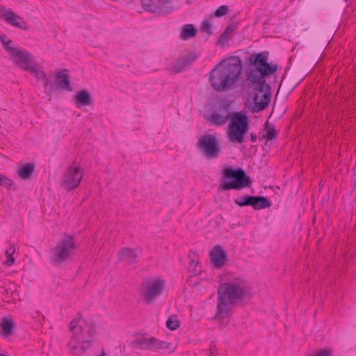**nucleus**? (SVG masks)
I'll return each instance as SVG.
<instances>
[{
	"label": "nucleus",
	"mask_w": 356,
	"mask_h": 356,
	"mask_svg": "<svg viewBox=\"0 0 356 356\" xmlns=\"http://www.w3.org/2000/svg\"><path fill=\"white\" fill-rule=\"evenodd\" d=\"M200 31L207 33L209 36L212 34V26L209 19H204L202 21L200 26Z\"/></svg>",
	"instance_id": "72a5a7b5"
},
{
	"label": "nucleus",
	"mask_w": 356,
	"mask_h": 356,
	"mask_svg": "<svg viewBox=\"0 0 356 356\" xmlns=\"http://www.w3.org/2000/svg\"><path fill=\"white\" fill-rule=\"evenodd\" d=\"M0 40L3 46L8 44V43H13V40L9 39L6 35H0Z\"/></svg>",
	"instance_id": "a19ab883"
},
{
	"label": "nucleus",
	"mask_w": 356,
	"mask_h": 356,
	"mask_svg": "<svg viewBox=\"0 0 356 356\" xmlns=\"http://www.w3.org/2000/svg\"><path fill=\"white\" fill-rule=\"evenodd\" d=\"M0 356H6V355L3 353H0Z\"/></svg>",
	"instance_id": "49530a36"
},
{
	"label": "nucleus",
	"mask_w": 356,
	"mask_h": 356,
	"mask_svg": "<svg viewBox=\"0 0 356 356\" xmlns=\"http://www.w3.org/2000/svg\"><path fill=\"white\" fill-rule=\"evenodd\" d=\"M232 31V29L230 26H227L225 31L223 32V33L220 36V38L222 39V38H225L226 39L227 38V35L228 34H229Z\"/></svg>",
	"instance_id": "79ce46f5"
},
{
	"label": "nucleus",
	"mask_w": 356,
	"mask_h": 356,
	"mask_svg": "<svg viewBox=\"0 0 356 356\" xmlns=\"http://www.w3.org/2000/svg\"><path fill=\"white\" fill-rule=\"evenodd\" d=\"M15 249L14 245H10V248L6 251L7 260L3 263L6 266H11L15 262V259L13 254L15 253Z\"/></svg>",
	"instance_id": "473e14b6"
},
{
	"label": "nucleus",
	"mask_w": 356,
	"mask_h": 356,
	"mask_svg": "<svg viewBox=\"0 0 356 356\" xmlns=\"http://www.w3.org/2000/svg\"><path fill=\"white\" fill-rule=\"evenodd\" d=\"M74 102L79 108L83 106H91L93 103L90 92L86 90H81L77 92L74 96Z\"/></svg>",
	"instance_id": "6ab92c4d"
},
{
	"label": "nucleus",
	"mask_w": 356,
	"mask_h": 356,
	"mask_svg": "<svg viewBox=\"0 0 356 356\" xmlns=\"http://www.w3.org/2000/svg\"><path fill=\"white\" fill-rule=\"evenodd\" d=\"M173 0H140L142 7L147 12L169 13L175 10L171 5Z\"/></svg>",
	"instance_id": "1a4fd4ad"
},
{
	"label": "nucleus",
	"mask_w": 356,
	"mask_h": 356,
	"mask_svg": "<svg viewBox=\"0 0 356 356\" xmlns=\"http://www.w3.org/2000/svg\"><path fill=\"white\" fill-rule=\"evenodd\" d=\"M197 33V30L193 24H187L181 27L180 38L184 40L193 38Z\"/></svg>",
	"instance_id": "393cba45"
},
{
	"label": "nucleus",
	"mask_w": 356,
	"mask_h": 356,
	"mask_svg": "<svg viewBox=\"0 0 356 356\" xmlns=\"http://www.w3.org/2000/svg\"><path fill=\"white\" fill-rule=\"evenodd\" d=\"M245 86L252 90L264 92V89L267 85L264 76L255 69L250 70L246 72Z\"/></svg>",
	"instance_id": "9b49d317"
},
{
	"label": "nucleus",
	"mask_w": 356,
	"mask_h": 356,
	"mask_svg": "<svg viewBox=\"0 0 356 356\" xmlns=\"http://www.w3.org/2000/svg\"><path fill=\"white\" fill-rule=\"evenodd\" d=\"M138 257V252L129 248H124L118 252V257L120 260H124L129 264L136 262Z\"/></svg>",
	"instance_id": "aec40b11"
},
{
	"label": "nucleus",
	"mask_w": 356,
	"mask_h": 356,
	"mask_svg": "<svg viewBox=\"0 0 356 356\" xmlns=\"http://www.w3.org/2000/svg\"><path fill=\"white\" fill-rule=\"evenodd\" d=\"M13 181L6 176L0 173V185L6 188H10L13 186Z\"/></svg>",
	"instance_id": "c9c22d12"
},
{
	"label": "nucleus",
	"mask_w": 356,
	"mask_h": 356,
	"mask_svg": "<svg viewBox=\"0 0 356 356\" xmlns=\"http://www.w3.org/2000/svg\"><path fill=\"white\" fill-rule=\"evenodd\" d=\"M277 69V67L276 65H270L269 63H266L263 65L262 67L258 70L259 73L261 74V75L264 76H268L270 74H273Z\"/></svg>",
	"instance_id": "c756f323"
},
{
	"label": "nucleus",
	"mask_w": 356,
	"mask_h": 356,
	"mask_svg": "<svg viewBox=\"0 0 356 356\" xmlns=\"http://www.w3.org/2000/svg\"><path fill=\"white\" fill-rule=\"evenodd\" d=\"M250 140L252 143L256 142L257 140V135L254 133L250 134Z\"/></svg>",
	"instance_id": "37998d69"
},
{
	"label": "nucleus",
	"mask_w": 356,
	"mask_h": 356,
	"mask_svg": "<svg viewBox=\"0 0 356 356\" xmlns=\"http://www.w3.org/2000/svg\"><path fill=\"white\" fill-rule=\"evenodd\" d=\"M251 184L250 177L242 168H226L222 170V180L218 186L220 191L241 190Z\"/></svg>",
	"instance_id": "7ed1b4c3"
},
{
	"label": "nucleus",
	"mask_w": 356,
	"mask_h": 356,
	"mask_svg": "<svg viewBox=\"0 0 356 356\" xmlns=\"http://www.w3.org/2000/svg\"><path fill=\"white\" fill-rule=\"evenodd\" d=\"M0 18L4 19L8 24L17 28L26 29V23L23 19L11 10L0 8Z\"/></svg>",
	"instance_id": "4468645a"
},
{
	"label": "nucleus",
	"mask_w": 356,
	"mask_h": 356,
	"mask_svg": "<svg viewBox=\"0 0 356 356\" xmlns=\"http://www.w3.org/2000/svg\"><path fill=\"white\" fill-rule=\"evenodd\" d=\"M84 323L86 328L87 329L86 334L88 335V338H86V339H90L92 341L93 337L96 334V324L92 319L86 321Z\"/></svg>",
	"instance_id": "cd10ccee"
},
{
	"label": "nucleus",
	"mask_w": 356,
	"mask_h": 356,
	"mask_svg": "<svg viewBox=\"0 0 356 356\" xmlns=\"http://www.w3.org/2000/svg\"><path fill=\"white\" fill-rule=\"evenodd\" d=\"M197 57V56L195 53H189L188 54L179 58L172 65L174 71L176 72L182 71L185 67L188 66L195 60Z\"/></svg>",
	"instance_id": "a211bd4d"
},
{
	"label": "nucleus",
	"mask_w": 356,
	"mask_h": 356,
	"mask_svg": "<svg viewBox=\"0 0 356 356\" xmlns=\"http://www.w3.org/2000/svg\"><path fill=\"white\" fill-rule=\"evenodd\" d=\"M1 330L4 337L10 336L14 327V323L11 319L3 318L1 323Z\"/></svg>",
	"instance_id": "bb28decb"
},
{
	"label": "nucleus",
	"mask_w": 356,
	"mask_h": 356,
	"mask_svg": "<svg viewBox=\"0 0 356 356\" xmlns=\"http://www.w3.org/2000/svg\"><path fill=\"white\" fill-rule=\"evenodd\" d=\"M56 83L55 86L58 88L66 90L68 91H72V88H70V81L69 79V76L67 74H63V72H58L55 74Z\"/></svg>",
	"instance_id": "412c9836"
},
{
	"label": "nucleus",
	"mask_w": 356,
	"mask_h": 356,
	"mask_svg": "<svg viewBox=\"0 0 356 356\" xmlns=\"http://www.w3.org/2000/svg\"><path fill=\"white\" fill-rule=\"evenodd\" d=\"M77 318L70 323V331L72 334L67 345L69 352L74 356H80L85 353L91 346V340L86 339L83 327Z\"/></svg>",
	"instance_id": "20e7f679"
},
{
	"label": "nucleus",
	"mask_w": 356,
	"mask_h": 356,
	"mask_svg": "<svg viewBox=\"0 0 356 356\" xmlns=\"http://www.w3.org/2000/svg\"><path fill=\"white\" fill-rule=\"evenodd\" d=\"M180 325V322L177 318V316L172 315L170 316L166 321V327L171 330H175Z\"/></svg>",
	"instance_id": "7c9ffc66"
},
{
	"label": "nucleus",
	"mask_w": 356,
	"mask_h": 356,
	"mask_svg": "<svg viewBox=\"0 0 356 356\" xmlns=\"http://www.w3.org/2000/svg\"><path fill=\"white\" fill-rule=\"evenodd\" d=\"M252 101L254 104V110L261 111L264 110L268 105L271 98L270 87L266 86L264 89V92L259 90H252Z\"/></svg>",
	"instance_id": "ddd939ff"
},
{
	"label": "nucleus",
	"mask_w": 356,
	"mask_h": 356,
	"mask_svg": "<svg viewBox=\"0 0 356 356\" xmlns=\"http://www.w3.org/2000/svg\"><path fill=\"white\" fill-rule=\"evenodd\" d=\"M210 258L216 268H221L225 264L227 255L222 247L217 245L211 251Z\"/></svg>",
	"instance_id": "f3484780"
},
{
	"label": "nucleus",
	"mask_w": 356,
	"mask_h": 356,
	"mask_svg": "<svg viewBox=\"0 0 356 356\" xmlns=\"http://www.w3.org/2000/svg\"><path fill=\"white\" fill-rule=\"evenodd\" d=\"M231 116V113L227 110H223L221 112L213 111L207 118L208 122L214 126L220 127L224 125Z\"/></svg>",
	"instance_id": "dca6fc26"
},
{
	"label": "nucleus",
	"mask_w": 356,
	"mask_h": 356,
	"mask_svg": "<svg viewBox=\"0 0 356 356\" xmlns=\"http://www.w3.org/2000/svg\"><path fill=\"white\" fill-rule=\"evenodd\" d=\"M217 312L215 318L221 321L229 313L238 300L252 296L250 290L245 281L234 279L222 284L218 289Z\"/></svg>",
	"instance_id": "f03ea898"
},
{
	"label": "nucleus",
	"mask_w": 356,
	"mask_h": 356,
	"mask_svg": "<svg viewBox=\"0 0 356 356\" xmlns=\"http://www.w3.org/2000/svg\"><path fill=\"white\" fill-rule=\"evenodd\" d=\"M241 200L243 201H267L268 199L264 196H250L245 195L242 197Z\"/></svg>",
	"instance_id": "e433bc0d"
},
{
	"label": "nucleus",
	"mask_w": 356,
	"mask_h": 356,
	"mask_svg": "<svg viewBox=\"0 0 356 356\" xmlns=\"http://www.w3.org/2000/svg\"><path fill=\"white\" fill-rule=\"evenodd\" d=\"M165 282L156 278L146 282L143 291V296L147 304H151L159 296L164 290Z\"/></svg>",
	"instance_id": "6e6552de"
},
{
	"label": "nucleus",
	"mask_w": 356,
	"mask_h": 356,
	"mask_svg": "<svg viewBox=\"0 0 356 356\" xmlns=\"http://www.w3.org/2000/svg\"><path fill=\"white\" fill-rule=\"evenodd\" d=\"M242 69L239 57L233 56L222 60L209 74L212 88L217 92L234 88L241 76Z\"/></svg>",
	"instance_id": "f257e3e1"
},
{
	"label": "nucleus",
	"mask_w": 356,
	"mask_h": 356,
	"mask_svg": "<svg viewBox=\"0 0 356 356\" xmlns=\"http://www.w3.org/2000/svg\"><path fill=\"white\" fill-rule=\"evenodd\" d=\"M28 72H31L38 81L43 82L44 92L50 94L53 92L54 86L51 84L50 79L47 77L45 72L39 67L37 63Z\"/></svg>",
	"instance_id": "2eb2a0df"
},
{
	"label": "nucleus",
	"mask_w": 356,
	"mask_h": 356,
	"mask_svg": "<svg viewBox=\"0 0 356 356\" xmlns=\"http://www.w3.org/2000/svg\"><path fill=\"white\" fill-rule=\"evenodd\" d=\"M14 63L24 70L29 71L36 63L33 56L26 50L18 49L16 53L10 57Z\"/></svg>",
	"instance_id": "f8f14e48"
},
{
	"label": "nucleus",
	"mask_w": 356,
	"mask_h": 356,
	"mask_svg": "<svg viewBox=\"0 0 356 356\" xmlns=\"http://www.w3.org/2000/svg\"><path fill=\"white\" fill-rule=\"evenodd\" d=\"M82 177L83 175L79 167H70L63 176L60 186L65 190H72L79 185Z\"/></svg>",
	"instance_id": "9d476101"
},
{
	"label": "nucleus",
	"mask_w": 356,
	"mask_h": 356,
	"mask_svg": "<svg viewBox=\"0 0 356 356\" xmlns=\"http://www.w3.org/2000/svg\"><path fill=\"white\" fill-rule=\"evenodd\" d=\"M230 122L227 129L229 140L243 143L249 129V120L243 111L231 112Z\"/></svg>",
	"instance_id": "39448f33"
},
{
	"label": "nucleus",
	"mask_w": 356,
	"mask_h": 356,
	"mask_svg": "<svg viewBox=\"0 0 356 356\" xmlns=\"http://www.w3.org/2000/svg\"><path fill=\"white\" fill-rule=\"evenodd\" d=\"M197 147L202 156L207 159H215L218 157L221 148L216 134H206L202 136L197 143Z\"/></svg>",
	"instance_id": "0eeeda50"
},
{
	"label": "nucleus",
	"mask_w": 356,
	"mask_h": 356,
	"mask_svg": "<svg viewBox=\"0 0 356 356\" xmlns=\"http://www.w3.org/2000/svg\"><path fill=\"white\" fill-rule=\"evenodd\" d=\"M99 356H106L104 353H102Z\"/></svg>",
	"instance_id": "a18cd8bd"
},
{
	"label": "nucleus",
	"mask_w": 356,
	"mask_h": 356,
	"mask_svg": "<svg viewBox=\"0 0 356 356\" xmlns=\"http://www.w3.org/2000/svg\"><path fill=\"white\" fill-rule=\"evenodd\" d=\"M35 169L33 163H26L19 167L17 170V175L22 179H29L31 178Z\"/></svg>",
	"instance_id": "5701e85b"
},
{
	"label": "nucleus",
	"mask_w": 356,
	"mask_h": 356,
	"mask_svg": "<svg viewBox=\"0 0 356 356\" xmlns=\"http://www.w3.org/2000/svg\"><path fill=\"white\" fill-rule=\"evenodd\" d=\"M265 129L266 130V138L268 140H273L276 138L277 132L275 127L268 121L265 123Z\"/></svg>",
	"instance_id": "2f4dec72"
},
{
	"label": "nucleus",
	"mask_w": 356,
	"mask_h": 356,
	"mask_svg": "<svg viewBox=\"0 0 356 356\" xmlns=\"http://www.w3.org/2000/svg\"><path fill=\"white\" fill-rule=\"evenodd\" d=\"M239 207L251 205L254 210H259L271 205V202H235Z\"/></svg>",
	"instance_id": "a878e982"
},
{
	"label": "nucleus",
	"mask_w": 356,
	"mask_h": 356,
	"mask_svg": "<svg viewBox=\"0 0 356 356\" xmlns=\"http://www.w3.org/2000/svg\"><path fill=\"white\" fill-rule=\"evenodd\" d=\"M131 346L137 349H148L152 348V337L147 338L145 336H140L131 341Z\"/></svg>",
	"instance_id": "4be33fe9"
},
{
	"label": "nucleus",
	"mask_w": 356,
	"mask_h": 356,
	"mask_svg": "<svg viewBox=\"0 0 356 356\" xmlns=\"http://www.w3.org/2000/svg\"><path fill=\"white\" fill-rule=\"evenodd\" d=\"M229 8L227 6H220L214 13V16L217 17H222L227 14Z\"/></svg>",
	"instance_id": "4c0bfd02"
},
{
	"label": "nucleus",
	"mask_w": 356,
	"mask_h": 356,
	"mask_svg": "<svg viewBox=\"0 0 356 356\" xmlns=\"http://www.w3.org/2000/svg\"><path fill=\"white\" fill-rule=\"evenodd\" d=\"M152 348L156 350H166L171 348V344L164 341H159L154 337H152Z\"/></svg>",
	"instance_id": "c85d7f7f"
},
{
	"label": "nucleus",
	"mask_w": 356,
	"mask_h": 356,
	"mask_svg": "<svg viewBox=\"0 0 356 356\" xmlns=\"http://www.w3.org/2000/svg\"><path fill=\"white\" fill-rule=\"evenodd\" d=\"M268 53L264 51L258 54L255 58L253 60L252 58H250V63L253 64L257 70H259L262 67L263 65L266 64L268 62Z\"/></svg>",
	"instance_id": "b1692460"
},
{
	"label": "nucleus",
	"mask_w": 356,
	"mask_h": 356,
	"mask_svg": "<svg viewBox=\"0 0 356 356\" xmlns=\"http://www.w3.org/2000/svg\"><path fill=\"white\" fill-rule=\"evenodd\" d=\"M75 249L74 236L65 234L52 248L50 261L54 266H59L72 258Z\"/></svg>",
	"instance_id": "423d86ee"
},
{
	"label": "nucleus",
	"mask_w": 356,
	"mask_h": 356,
	"mask_svg": "<svg viewBox=\"0 0 356 356\" xmlns=\"http://www.w3.org/2000/svg\"><path fill=\"white\" fill-rule=\"evenodd\" d=\"M316 356H332V350L330 349H322Z\"/></svg>",
	"instance_id": "ea45409f"
},
{
	"label": "nucleus",
	"mask_w": 356,
	"mask_h": 356,
	"mask_svg": "<svg viewBox=\"0 0 356 356\" xmlns=\"http://www.w3.org/2000/svg\"><path fill=\"white\" fill-rule=\"evenodd\" d=\"M197 264V261H196L194 259H192L190 261V265L192 266H196Z\"/></svg>",
	"instance_id": "c03bdc74"
},
{
	"label": "nucleus",
	"mask_w": 356,
	"mask_h": 356,
	"mask_svg": "<svg viewBox=\"0 0 356 356\" xmlns=\"http://www.w3.org/2000/svg\"><path fill=\"white\" fill-rule=\"evenodd\" d=\"M12 44L13 43H8V44L3 45L4 49L8 52L10 57L19 49L17 47L12 46Z\"/></svg>",
	"instance_id": "58836bf2"
},
{
	"label": "nucleus",
	"mask_w": 356,
	"mask_h": 356,
	"mask_svg": "<svg viewBox=\"0 0 356 356\" xmlns=\"http://www.w3.org/2000/svg\"><path fill=\"white\" fill-rule=\"evenodd\" d=\"M6 293L8 296L13 298V300H15L19 298V293L16 289V285L14 284H10L8 288L6 289Z\"/></svg>",
	"instance_id": "f704fd0d"
}]
</instances>
